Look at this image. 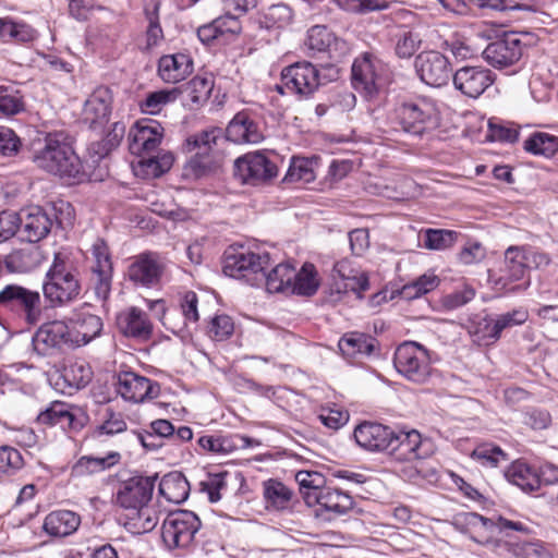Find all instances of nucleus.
<instances>
[{
  "label": "nucleus",
  "mask_w": 558,
  "mask_h": 558,
  "mask_svg": "<svg viewBox=\"0 0 558 558\" xmlns=\"http://www.w3.org/2000/svg\"><path fill=\"white\" fill-rule=\"evenodd\" d=\"M163 138V128L156 121L145 119L137 121L129 133V148L133 155L143 157L141 165L153 177H160L173 165L174 157L170 151L155 153Z\"/></svg>",
  "instance_id": "2"
},
{
  "label": "nucleus",
  "mask_w": 558,
  "mask_h": 558,
  "mask_svg": "<svg viewBox=\"0 0 558 558\" xmlns=\"http://www.w3.org/2000/svg\"><path fill=\"white\" fill-rule=\"evenodd\" d=\"M157 511L149 504L128 510L124 514L123 525L133 534H144L154 530L158 523Z\"/></svg>",
  "instance_id": "30"
},
{
  "label": "nucleus",
  "mask_w": 558,
  "mask_h": 558,
  "mask_svg": "<svg viewBox=\"0 0 558 558\" xmlns=\"http://www.w3.org/2000/svg\"><path fill=\"white\" fill-rule=\"evenodd\" d=\"M318 289V280L316 278V270L313 264H304L302 268L296 271L295 278L292 280L291 294L299 295H313Z\"/></svg>",
  "instance_id": "44"
},
{
  "label": "nucleus",
  "mask_w": 558,
  "mask_h": 558,
  "mask_svg": "<svg viewBox=\"0 0 558 558\" xmlns=\"http://www.w3.org/2000/svg\"><path fill=\"white\" fill-rule=\"evenodd\" d=\"M117 390L124 400L137 403L157 398L160 387L133 372H121L118 375Z\"/></svg>",
  "instance_id": "21"
},
{
  "label": "nucleus",
  "mask_w": 558,
  "mask_h": 558,
  "mask_svg": "<svg viewBox=\"0 0 558 558\" xmlns=\"http://www.w3.org/2000/svg\"><path fill=\"white\" fill-rule=\"evenodd\" d=\"M159 0H147L144 8L146 21L148 23L146 37L147 46H156L163 38V32L159 23Z\"/></svg>",
  "instance_id": "49"
},
{
  "label": "nucleus",
  "mask_w": 558,
  "mask_h": 558,
  "mask_svg": "<svg viewBox=\"0 0 558 558\" xmlns=\"http://www.w3.org/2000/svg\"><path fill=\"white\" fill-rule=\"evenodd\" d=\"M33 344L37 353L44 356L75 348L65 318L43 324L33 337Z\"/></svg>",
  "instance_id": "11"
},
{
  "label": "nucleus",
  "mask_w": 558,
  "mask_h": 558,
  "mask_svg": "<svg viewBox=\"0 0 558 558\" xmlns=\"http://www.w3.org/2000/svg\"><path fill=\"white\" fill-rule=\"evenodd\" d=\"M32 159L37 168L66 182H82L87 177L71 137L63 132L48 133L34 148Z\"/></svg>",
  "instance_id": "1"
},
{
  "label": "nucleus",
  "mask_w": 558,
  "mask_h": 558,
  "mask_svg": "<svg viewBox=\"0 0 558 558\" xmlns=\"http://www.w3.org/2000/svg\"><path fill=\"white\" fill-rule=\"evenodd\" d=\"M47 310L37 290L19 283H8L0 289V319L36 326L44 320Z\"/></svg>",
  "instance_id": "3"
},
{
  "label": "nucleus",
  "mask_w": 558,
  "mask_h": 558,
  "mask_svg": "<svg viewBox=\"0 0 558 558\" xmlns=\"http://www.w3.org/2000/svg\"><path fill=\"white\" fill-rule=\"evenodd\" d=\"M269 260L268 253L230 250L225 254L223 272L229 277L244 279L251 286H258L265 278Z\"/></svg>",
  "instance_id": "7"
},
{
  "label": "nucleus",
  "mask_w": 558,
  "mask_h": 558,
  "mask_svg": "<svg viewBox=\"0 0 558 558\" xmlns=\"http://www.w3.org/2000/svg\"><path fill=\"white\" fill-rule=\"evenodd\" d=\"M416 72L426 85L441 87L453 76L449 60L438 51H423L415 59Z\"/></svg>",
  "instance_id": "17"
},
{
  "label": "nucleus",
  "mask_w": 558,
  "mask_h": 558,
  "mask_svg": "<svg viewBox=\"0 0 558 558\" xmlns=\"http://www.w3.org/2000/svg\"><path fill=\"white\" fill-rule=\"evenodd\" d=\"M471 458L483 466L496 468L500 463L509 460L506 453L499 446L492 442H484L478 445L471 453Z\"/></svg>",
  "instance_id": "48"
},
{
  "label": "nucleus",
  "mask_w": 558,
  "mask_h": 558,
  "mask_svg": "<svg viewBox=\"0 0 558 558\" xmlns=\"http://www.w3.org/2000/svg\"><path fill=\"white\" fill-rule=\"evenodd\" d=\"M377 75L368 57L356 59L352 64V86L364 97H372L377 92Z\"/></svg>",
  "instance_id": "27"
},
{
  "label": "nucleus",
  "mask_w": 558,
  "mask_h": 558,
  "mask_svg": "<svg viewBox=\"0 0 558 558\" xmlns=\"http://www.w3.org/2000/svg\"><path fill=\"white\" fill-rule=\"evenodd\" d=\"M263 495L267 509L281 511L290 506L293 492L277 480H268L263 484Z\"/></svg>",
  "instance_id": "33"
},
{
  "label": "nucleus",
  "mask_w": 558,
  "mask_h": 558,
  "mask_svg": "<svg viewBox=\"0 0 558 558\" xmlns=\"http://www.w3.org/2000/svg\"><path fill=\"white\" fill-rule=\"evenodd\" d=\"M318 417L325 426L337 430L348 422L349 413L340 409H324Z\"/></svg>",
  "instance_id": "64"
},
{
  "label": "nucleus",
  "mask_w": 558,
  "mask_h": 558,
  "mask_svg": "<svg viewBox=\"0 0 558 558\" xmlns=\"http://www.w3.org/2000/svg\"><path fill=\"white\" fill-rule=\"evenodd\" d=\"M190 492L187 480L178 472L166 474L159 483V493L170 502H183Z\"/></svg>",
  "instance_id": "35"
},
{
  "label": "nucleus",
  "mask_w": 558,
  "mask_h": 558,
  "mask_svg": "<svg viewBox=\"0 0 558 558\" xmlns=\"http://www.w3.org/2000/svg\"><path fill=\"white\" fill-rule=\"evenodd\" d=\"M293 19L292 8L283 2L275 3L258 13V24L266 29L283 28Z\"/></svg>",
  "instance_id": "36"
},
{
  "label": "nucleus",
  "mask_w": 558,
  "mask_h": 558,
  "mask_svg": "<svg viewBox=\"0 0 558 558\" xmlns=\"http://www.w3.org/2000/svg\"><path fill=\"white\" fill-rule=\"evenodd\" d=\"M197 444L203 450L216 454H226L239 447L233 438L221 435L201 436Z\"/></svg>",
  "instance_id": "54"
},
{
  "label": "nucleus",
  "mask_w": 558,
  "mask_h": 558,
  "mask_svg": "<svg viewBox=\"0 0 558 558\" xmlns=\"http://www.w3.org/2000/svg\"><path fill=\"white\" fill-rule=\"evenodd\" d=\"M19 230V215L12 210L0 213V243L15 235Z\"/></svg>",
  "instance_id": "63"
},
{
  "label": "nucleus",
  "mask_w": 558,
  "mask_h": 558,
  "mask_svg": "<svg viewBox=\"0 0 558 558\" xmlns=\"http://www.w3.org/2000/svg\"><path fill=\"white\" fill-rule=\"evenodd\" d=\"M178 88L180 96H183L193 105H201L208 100L214 88V80L208 76L197 75Z\"/></svg>",
  "instance_id": "38"
},
{
  "label": "nucleus",
  "mask_w": 558,
  "mask_h": 558,
  "mask_svg": "<svg viewBox=\"0 0 558 558\" xmlns=\"http://www.w3.org/2000/svg\"><path fill=\"white\" fill-rule=\"evenodd\" d=\"M315 161L305 157H293L286 174V180L289 182H303L310 183L315 180L314 171Z\"/></svg>",
  "instance_id": "52"
},
{
  "label": "nucleus",
  "mask_w": 558,
  "mask_h": 558,
  "mask_svg": "<svg viewBox=\"0 0 558 558\" xmlns=\"http://www.w3.org/2000/svg\"><path fill=\"white\" fill-rule=\"evenodd\" d=\"M529 269L525 247L510 246L505 252V272L511 280L523 279Z\"/></svg>",
  "instance_id": "42"
},
{
  "label": "nucleus",
  "mask_w": 558,
  "mask_h": 558,
  "mask_svg": "<svg viewBox=\"0 0 558 558\" xmlns=\"http://www.w3.org/2000/svg\"><path fill=\"white\" fill-rule=\"evenodd\" d=\"M333 40L332 34L324 25H315L307 32L305 46L314 56L317 52L327 51Z\"/></svg>",
  "instance_id": "53"
},
{
  "label": "nucleus",
  "mask_w": 558,
  "mask_h": 558,
  "mask_svg": "<svg viewBox=\"0 0 558 558\" xmlns=\"http://www.w3.org/2000/svg\"><path fill=\"white\" fill-rule=\"evenodd\" d=\"M333 2L348 12L365 13L388 8L385 0H333Z\"/></svg>",
  "instance_id": "57"
},
{
  "label": "nucleus",
  "mask_w": 558,
  "mask_h": 558,
  "mask_svg": "<svg viewBox=\"0 0 558 558\" xmlns=\"http://www.w3.org/2000/svg\"><path fill=\"white\" fill-rule=\"evenodd\" d=\"M323 70L328 73L323 74L310 62H296L282 71L281 81L283 86H277V88L281 94L283 93L282 88H286L300 97H308L319 85L325 84L326 81L335 80L338 75V69L333 65L325 66Z\"/></svg>",
  "instance_id": "5"
},
{
  "label": "nucleus",
  "mask_w": 558,
  "mask_h": 558,
  "mask_svg": "<svg viewBox=\"0 0 558 558\" xmlns=\"http://www.w3.org/2000/svg\"><path fill=\"white\" fill-rule=\"evenodd\" d=\"M356 444L368 451H388L393 439V428L374 422L359 424L353 433Z\"/></svg>",
  "instance_id": "22"
},
{
  "label": "nucleus",
  "mask_w": 558,
  "mask_h": 558,
  "mask_svg": "<svg viewBox=\"0 0 558 558\" xmlns=\"http://www.w3.org/2000/svg\"><path fill=\"white\" fill-rule=\"evenodd\" d=\"M24 110L23 94L12 85H0V119L11 118Z\"/></svg>",
  "instance_id": "40"
},
{
  "label": "nucleus",
  "mask_w": 558,
  "mask_h": 558,
  "mask_svg": "<svg viewBox=\"0 0 558 558\" xmlns=\"http://www.w3.org/2000/svg\"><path fill=\"white\" fill-rule=\"evenodd\" d=\"M459 233L445 229H427L423 236V246L427 250L442 251L451 247Z\"/></svg>",
  "instance_id": "51"
},
{
  "label": "nucleus",
  "mask_w": 558,
  "mask_h": 558,
  "mask_svg": "<svg viewBox=\"0 0 558 558\" xmlns=\"http://www.w3.org/2000/svg\"><path fill=\"white\" fill-rule=\"evenodd\" d=\"M179 96L180 90L178 87L153 92L146 96V98L141 102L140 107L144 113L157 114L166 105L175 101Z\"/></svg>",
  "instance_id": "47"
},
{
  "label": "nucleus",
  "mask_w": 558,
  "mask_h": 558,
  "mask_svg": "<svg viewBox=\"0 0 558 558\" xmlns=\"http://www.w3.org/2000/svg\"><path fill=\"white\" fill-rule=\"evenodd\" d=\"M117 324L124 336L140 340L149 339L153 332V325L147 314L137 307H131L119 314Z\"/></svg>",
  "instance_id": "25"
},
{
  "label": "nucleus",
  "mask_w": 558,
  "mask_h": 558,
  "mask_svg": "<svg viewBox=\"0 0 558 558\" xmlns=\"http://www.w3.org/2000/svg\"><path fill=\"white\" fill-rule=\"evenodd\" d=\"M377 344V340L368 335L350 332L339 340V349L347 357L369 356Z\"/></svg>",
  "instance_id": "32"
},
{
  "label": "nucleus",
  "mask_w": 558,
  "mask_h": 558,
  "mask_svg": "<svg viewBox=\"0 0 558 558\" xmlns=\"http://www.w3.org/2000/svg\"><path fill=\"white\" fill-rule=\"evenodd\" d=\"M125 134V125L122 122H116L112 124L110 131L107 133L105 138L97 143L96 154L100 157L108 155L113 148L118 147Z\"/></svg>",
  "instance_id": "58"
},
{
  "label": "nucleus",
  "mask_w": 558,
  "mask_h": 558,
  "mask_svg": "<svg viewBox=\"0 0 558 558\" xmlns=\"http://www.w3.org/2000/svg\"><path fill=\"white\" fill-rule=\"evenodd\" d=\"M522 47L518 34L508 33L489 43L483 51V58L494 68H507L520 60Z\"/></svg>",
  "instance_id": "19"
},
{
  "label": "nucleus",
  "mask_w": 558,
  "mask_h": 558,
  "mask_svg": "<svg viewBox=\"0 0 558 558\" xmlns=\"http://www.w3.org/2000/svg\"><path fill=\"white\" fill-rule=\"evenodd\" d=\"M469 333L478 345H489L499 340L496 320L489 316L477 317L470 323Z\"/></svg>",
  "instance_id": "37"
},
{
  "label": "nucleus",
  "mask_w": 558,
  "mask_h": 558,
  "mask_svg": "<svg viewBox=\"0 0 558 558\" xmlns=\"http://www.w3.org/2000/svg\"><path fill=\"white\" fill-rule=\"evenodd\" d=\"M395 118L401 130L412 135H422L437 125L436 110L426 101L400 105Z\"/></svg>",
  "instance_id": "9"
},
{
  "label": "nucleus",
  "mask_w": 558,
  "mask_h": 558,
  "mask_svg": "<svg viewBox=\"0 0 558 558\" xmlns=\"http://www.w3.org/2000/svg\"><path fill=\"white\" fill-rule=\"evenodd\" d=\"M111 112V95L108 88H97L84 104V117L90 124L107 121Z\"/></svg>",
  "instance_id": "31"
},
{
  "label": "nucleus",
  "mask_w": 558,
  "mask_h": 558,
  "mask_svg": "<svg viewBox=\"0 0 558 558\" xmlns=\"http://www.w3.org/2000/svg\"><path fill=\"white\" fill-rule=\"evenodd\" d=\"M61 377L69 388L81 389L92 380L93 372L87 363L76 361L63 367Z\"/></svg>",
  "instance_id": "43"
},
{
  "label": "nucleus",
  "mask_w": 558,
  "mask_h": 558,
  "mask_svg": "<svg viewBox=\"0 0 558 558\" xmlns=\"http://www.w3.org/2000/svg\"><path fill=\"white\" fill-rule=\"evenodd\" d=\"M81 524V517L71 510L50 512L44 521V530L54 537H65L73 534Z\"/></svg>",
  "instance_id": "28"
},
{
  "label": "nucleus",
  "mask_w": 558,
  "mask_h": 558,
  "mask_svg": "<svg viewBox=\"0 0 558 558\" xmlns=\"http://www.w3.org/2000/svg\"><path fill=\"white\" fill-rule=\"evenodd\" d=\"M155 480L156 477L137 475L122 482L116 494V504L125 511L149 504Z\"/></svg>",
  "instance_id": "18"
},
{
  "label": "nucleus",
  "mask_w": 558,
  "mask_h": 558,
  "mask_svg": "<svg viewBox=\"0 0 558 558\" xmlns=\"http://www.w3.org/2000/svg\"><path fill=\"white\" fill-rule=\"evenodd\" d=\"M41 289L44 301L49 304L48 308L66 306L77 300L81 294L80 272L61 254H54Z\"/></svg>",
  "instance_id": "4"
},
{
  "label": "nucleus",
  "mask_w": 558,
  "mask_h": 558,
  "mask_svg": "<svg viewBox=\"0 0 558 558\" xmlns=\"http://www.w3.org/2000/svg\"><path fill=\"white\" fill-rule=\"evenodd\" d=\"M421 39L417 34L403 31L397 35L396 53L400 58H410L418 49Z\"/></svg>",
  "instance_id": "59"
},
{
  "label": "nucleus",
  "mask_w": 558,
  "mask_h": 558,
  "mask_svg": "<svg viewBox=\"0 0 558 558\" xmlns=\"http://www.w3.org/2000/svg\"><path fill=\"white\" fill-rule=\"evenodd\" d=\"M19 230L24 240L36 243L45 239L58 223L54 207L28 206L19 213Z\"/></svg>",
  "instance_id": "10"
},
{
  "label": "nucleus",
  "mask_w": 558,
  "mask_h": 558,
  "mask_svg": "<svg viewBox=\"0 0 558 558\" xmlns=\"http://www.w3.org/2000/svg\"><path fill=\"white\" fill-rule=\"evenodd\" d=\"M226 137L235 144H257L263 140V134L251 116L241 111L229 122Z\"/></svg>",
  "instance_id": "24"
},
{
  "label": "nucleus",
  "mask_w": 558,
  "mask_h": 558,
  "mask_svg": "<svg viewBox=\"0 0 558 558\" xmlns=\"http://www.w3.org/2000/svg\"><path fill=\"white\" fill-rule=\"evenodd\" d=\"M92 281L96 296L106 300L109 296L112 281V260L105 240L97 239L92 245Z\"/></svg>",
  "instance_id": "15"
},
{
  "label": "nucleus",
  "mask_w": 558,
  "mask_h": 558,
  "mask_svg": "<svg viewBox=\"0 0 558 558\" xmlns=\"http://www.w3.org/2000/svg\"><path fill=\"white\" fill-rule=\"evenodd\" d=\"M24 460L19 450L10 446L0 447V481L22 469Z\"/></svg>",
  "instance_id": "55"
},
{
  "label": "nucleus",
  "mask_w": 558,
  "mask_h": 558,
  "mask_svg": "<svg viewBox=\"0 0 558 558\" xmlns=\"http://www.w3.org/2000/svg\"><path fill=\"white\" fill-rule=\"evenodd\" d=\"M193 71V62L185 53L162 56L158 62V73L163 82L177 83Z\"/></svg>",
  "instance_id": "26"
},
{
  "label": "nucleus",
  "mask_w": 558,
  "mask_h": 558,
  "mask_svg": "<svg viewBox=\"0 0 558 558\" xmlns=\"http://www.w3.org/2000/svg\"><path fill=\"white\" fill-rule=\"evenodd\" d=\"M474 296L475 290L471 286L465 284L462 289L446 294L441 303L447 310H456L471 302Z\"/></svg>",
  "instance_id": "61"
},
{
  "label": "nucleus",
  "mask_w": 558,
  "mask_h": 558,
  "mask_svg": "<svg viewBox=\"0 0 558 558\" xmlns=\"http://www.w3.org/2000/svg\"><path fill=\"white\" fill-rule=\"evenodd\" d=\"M307 505H317L318 511L327 512L331 517L342 515L348 513L354 506L353 498L339 489L326 486L323 490L317 492L315 496L307 497Z\"/></svg>",
  "instance_id": "23"
},
{
  "label": "nucleus",
  "mask_w": 558,
  "mask_h": 558,
  "mask_svg": "<svg viewBox=\"0 0 558 558\" xmlns=\"http://www.w3.org/2000/svg\"><path fill=\"white\" fill-rule=\"evenodd\" d=\"M396 369L413 383L424 384L432 374L427 349L414 341L401 343L393 356Z\"/></svg>",
  "instance_id": "8"
},
{
  "label": "nucleus",
  "mask_w": 558,
  "mask_h": 558,
  "mask_svg": "<svg viewBox=\"0 0 558 558\" xmlns=\"http://www.w3.org/2000/svg\"><path fill=\"white\" fill-rule=\"evenodd\" d=\"M71 337L76 347L85 345L100 336L102 319L92 312V305L84 303L74 307L65 317Z\"/></svg>",
  "instance_id": "13"
},
{
  "label": "nucleus",
  "mask_w": 558,
  "mask_h": 558,
  "mask_svg": "<svg viewBox=\"0 0 558 558\" xmlns=\"http://www.w3.org/2000/svg\"><path fill=\"white\" fill-rule=\"evenodd\" d=\"M432 452L433 444L430 439L423 437L416 429H393L389 453L395 454L397 459L405 461L425 459Z\"/></svg>",
  "instance_id": "16"
},
{
  "label": "nucleus",
  "mask_w": 558,
  "mask_h": 558,
  "mask_svg": "<svg viewBox=\"0 0 558 558\" xmlns=\"http://www.w3.org/2000/svg\"><path fill=\"white\" fill-rule=\"evenodd\" d=\"M233 329L234 325L231 317L222 314L211 319L208 333L215 340L222 341L232 335Z\"/></svg>",
  "instance_id": "60"
},
{
  "label": "nucleus",
  "mask_w": 558,
  "mask_h": 558,
  "mask_svg": "<svg viewBox=\"0 0 558 558\" xmlns=\"http://www.w3.org/2000/svg\"><path fill=\"white\" fill-rule=\"evenodd\" d=\"M465 522L473 527H483L485 530H492L494 526H497L500 532L512 530L520 533L527 534L530 529L519 521H511L506 518L499 517L497 522L485 518L478 513L471 512L465 515Z\"/></svg>",
  "instance_id": "41"
},
{
  "label": "nucleus",
  "mask_w": 558,
  "mask_h": 558,
  "mask_svg": "<svg viewBox=\"0 0 558 558\" xmlns=\"http://www.w3.org/2000/svg\"><path fill=\"white\" fill-rule=\"evenodd\" d=\"M452 82L459 92L470 98L480 97L495 82V74L485 66L465 65L457 70Z\"/></svg>",
  "instance_id": "20"
},
{
  "label": "nucleus",
  "mask_w": 558,
  "mask_h": 558,
  "mask_svg": "<svg viewBox=\"0 0 558 558\" xmlns=\"http://www.w3.org/2000/svg\"><path fill=\"white\" fill-rule=\"evenodd\" d=\"M121 454L112 451L105 457H82L75 465L80 473H97L110 469L119 463Z\"/></svg>",
  "instance_id": "50"
},
{
  "label": "nucleus",
  "mask_w": 558,
  "mask_h": 558,
  "mask_svg": "<svg viewBox=\"0 0 558 558\" xmlns=\"http://www.w3.org/2000/svg\"><path fill=\"white\" fill-rule=\"evenodd\" d=\"M221 138L222 130L213 128L190 136L186 140V147L189 151L196 150V155H207L217 146L218 141Z\"/></svg>",
  "instance_id": "45"
},
{
  "label": "nucleus",
  "mask_w": 558,
  "mask_h": 558,
  "mask_svg": "<svg viewBox=\"0 0 558 558\" xmlns=\"http://www.w3.org/2000/svg\"><path fill=\"white\" fill-rule=\"evenodd\" d=\"M165 269L166 265L158 254L146 252L133 257L126 277L137 287L155 288L160 283Z\"/></svg>",
  "instance_id": "14"
},
{
  "label": "nucleus",
  "mask_w": 558,
  "mask_h": 558,
  "mask_svg": "<svg viewBox=\"0 0 558 558\" xmlns=\"http://www.w3.org/2000/svg\"><path fill=\"white\" fill-rule=\"evenodd\" d=\"M505 477L509 483L518 486L525 493H533L539 489L536 468L522 460L513 461L506 469Z\"/></svg>",
  "instance_id": "29"
},
{
  "label": "nucleus",
  "mask_w": 558,
  "mask_h": 558,
  "mask_svg": "<svg viewBox=\"0 0 558 558\" xmlns=\"http://www.w3.org/2000/svg\"><path fill=\"white\" fill-rule=\"evenodd\" d=\"M296 481L306 504L307 497L312 495L315 496L317 492L323 490L326 487L325 478L318 472L301 471L296 474Z\"/></svg>",
  "instance_id": "56"
},
{
  "label": "nucleus",
  "mask_w": 558,
  "mask_h": 558,
  "mask_svg": "<svg viewBox=\"0 0 558 558\" xmlns=\"http://www.w3.org/2000/svg\"><path fill=\"white\" fill-rule=\"evenodd\" d=\"M295 278V268L288 264H278L270 272L265 274L266 289L270 293L291 294L292 280Z\"/></svg>",
  "instance_id": "34"
},
{
  "label": "nucleus",
  "mask_w": 558,
  "mask_h": 558,
  "mask_svg": "<svg viewBox=\"0 0 558 558\" xmlns=\"http://www.w3.org/2000/svg\"><path fill=\"white\" fill-rule=\"evenodd\" d=\"M333 278L338 277L342 280L351 281L352 283L347 284V288H350L357 293L366 291L369 287L368 278L364 272H360L354 269L352 262L348 258H343L338 260L333 265L332 269Z\"/></svg>",
  "instance_id": "39"
},
{
  "label": "nucleus",
  "mask_w": 558,
  "mask_h": 558,
  "mask_svg": "<svg viewBox=\"0 0 558 558\" xmlns=\"http://www.w3.org/2000/svg\"><path fill=\"white\" fill-rule=\"evenodd\" d=\"M277 166L263 153H247L234 161V175L242 183L257 185L274 179Z\"/></svg>",
  "instance_id": "12"
},
{
  "label": "nucleus",
  "mask_w": 558,
  "mask_h": 558,
  "mask_svg": "<svg viewBox=\"0 0 558 558\" xmlns=\"http://www.w3.org/2000/svg\"><path fill=\"white\" fill-rule=\"evenodd\" d=\"M201 526L199 518L192 511L171 512L162 523V542L169 550L187 549L194 544L195 535Z\"/></svg>",
  "instance_id": "6"
},
{
  "label": "nucleus",
  "mask_w": 558,
  "mask_h": 558,
  "mask_svg": "<svg viewBox=\"0 0 558 558\" xmlns=\"http://www.w3.org/2000/svg\"><path fill=\"white\" fill-rule=\"evenodd\" d=\"M527 318H529V312L525 308L520 307V308H515L510 312L498 315L495 320H496L499 333L501 335V332L505 329L522 325L527 320Z\"/></svg>",
  "instance_id": "62"
},
{
  "label": "nucleus",
  "mask_w": 558,
  "mask_h": 558,
  "mask_svg": "<svg viewBox=\"0 0 558 558\" xmlns=\"http://www.w3.org/2000/svg\"><path fill=\"white\" fill-rule=\"evenodd\" d=\"M523 147L533 155L550 157L558 151V137L548 133L536 132L524 141Z\"/></svg>",
  "instance_id": "46"
}]
</instances>
